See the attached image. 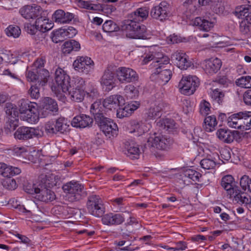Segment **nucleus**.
Returning a JSON list of instances; mask_svg holds the SVG:
<instances>
[{
  "label": "nucleus",
  "instance_id": "38",
  "mask_svg": "<svg viewBox=\"0 0 251 251\" xmlns=\"http://www.w3.org/2000/svg\"><path fill=\"white\" fill-rule=\"evenodd\" d=\"M204 128L207 132H211L215 129V127L217 125V122L215 116L211 115L205 117L204 121Z\"/></svg>",
  "mask_w": 251,
  "mask_h": 251
},
{
  "label": "nucleus",
  "instance_id": "34",
  "mask_svg": "<svg viewBox=\"0 0 251 251\" xmlns=\"http://www.w3.org/2000/svg\"><path fill=\"white\" fill-rule=\"evenodd\" d=\"M234 182V178L231 175L225 176L222 178L221 186L227 191L228 195L234 193V189L237 187L233 185Z\"/></svg>",
  "mask_w": 251,
  "mask_h": 251
},
{
  "label": "nucleus",
  "instance_id": "64",
  "mask_svg": "<svg viewBox=\"0 0 251 251\" xmlns=\"http://www.w3.org/2000/svg\"><path fill=\"white\" fill-rule=\"evenodd\" d=\"M13 119H10V120H9L5 125V128L8 129L9 131H14L18 126V120L15 118Z\"/></svg>",
  "mask_w": 251,
  "mask_h": 251
},
{
  "label": "nucleus",
  "instance_id": "14",
  "mask_svg": "<svg viewBox=\"0 0 251 251\" xmlns=\"http://www.w3.org/2000/svg\"><path fill=\"white\" fill-rule=\"evenodd\" d=\"M98 125L100 130L109 138L118 135V126L111 119L106 118L99 123Z\"/></svg>",
  "mask_w": 251,
  "mask_h": 251
},
{
  "label": "nucleus",
  "instance_id": "50",
  "mask_svg": "<svg viewBox=\"0 0 251 251\" xmlns=\"http://www.w3.org/2000/svg\"><path fill=\"white\" fill-rule=\"evenodd\" d=\"M124 91L127 99L135 98L138 95V91L131 84L126 85L124 89Z\"/></svg>",
  "mask_w": 251,
  "mask_h": 251
},
{
  "label": "nucleus",
  "instance_id": "12",
  "mask_svg": "<svg viewBox=\"0 0 251 251\" xmlns=\"http://www.w3.org/2000/svg\"><path fill=\"white\" fill-rule=\"evenodd\" d=\"M116 76L121 83L133 82L138 79V75L129 68L120 67L117 70Z\"/></svg>",
  "mask_w": 251,
  "mask_h": 251
},
{
  "label": "nucleus",
  "instance_id": "56",
  "mask_svg": "<svg viewBox=\"0 0 251 251\" xmlns=\"http://www.w3.org/2000/svg\"><path fill=\"white\" fill-rule=\"evenodd\" d=\"M241 115H243V125L245 126L244 130H247L251 128V112H242Z\"/></svg>",
  "mask_w": 251,
  "mask_h": 251
},
{
  "label": "nucleus",
  "instance_id": "61",
  "mask_svg": "<svg viewBox=\"0 0 251 251\" xmlns=\"http://www.w3.org/2000/svg\"><path fill=\"white\" fill-rule=\"evenodd\" d=\"M4 110L6 114L9 116H11V118H14L13 116H16L17 111H16V108L11 103H7L6 104L5 107L4 108Z\"/></svg>",
  "mask_w": 251,
  "mask_h": 251
},
{
  "label": "nucleus",
  "instance_id": "10",
  "mask_svg": "<svg viewBox=\"0 0 251 251\" xmlns=\"http://www.w3.org/2000/svg\"><path fill=\"white\" fill-rule=\"evenodd\" d=\"M69 127L66 120L61 117L56 119L55 123L52 122L47 123L45 125V129L47 133L50 134H54L57 132L64 133L69 131Z\"/></svg>",
  "mask_w": 251,
  "mask_h": 251
},
{
  "label": "nucleus",
  "instance_id": "45",
  "mask_svg": "<svg viewBox=\"0 0 251 251\" xmlns=\"http://www.w3.org/2000/svg\"><path fill=\"white\" fill-rule=\"evenodd\" d=\"M216 159L210 155L201 161V167L205 170H209L214 168L216 166Z\"/></svg>",
  "mask_w": 251,
  "mask_h": 251
},
{
  "label": "nucleus",
  "instance_id": "13",
  "mask_svg": "<svg viewBox=\"0 0 251 251\" xmlns=\"http://www.w3.org/2000/svg\"><path fill=\"white\" fill-rule=\"evenodd\" d=\"M73 66L76 71L87 74L93 70L94 63L90 57L79 56L74 62Z\"/></svg>",
  "mask_w": 251,
  "mask_h": 251
},
{
  "label": "nucleus",
  "instance_id": "23",
  "mask_svg": "<svg viewBox=\"0 0 251 251\" xmlns=\"http://www.w3.org/2000/svg\"><path fill=\"white\" fill-rule=\"evenodd\" d=\"M75 15L70 12H65L63 10L58 9L52 15V20L57 24H64L70 23L75 18Z\"/></svg>",
  "mask_w": 251,
  "mask_h": 251
},
{
  "label": "nucleus",
  "instance_id": "7",
  "mask_svg": "<svg viewBox=\"0 0 251 251\" xmlns=\"http://www.w3.org/2000/svg\"><path fill=\"white\" fill-rule=\"evenodd\" d=\"M73 82L72 86L71 85V86H69L68 92L73 100L81 102L83 100L85 95V92L84 91L85 81L82 78L77 77L73 80Z\"/></svg>",
  "mask_w": 251,
  "mask_h": 251
},
{
  "label": "nucleus",
  "instance_id": "6",
  "mask_svg": "<svg viewBox=\"0 0 251 251\" xmlns=\"http://www.w3.org/2000/svg\"><path fill=\"white\" fill-rule=\"evenodd\" d=\"M54 80L56 86H51V88L52 91L56 92L62 90L64 93H66L69 91V86H71L70 78L63 69L58 67L55 70Z\"/></svg>",
  "mask_w": 251,
  "mask_h": 251
},
{
  "label": "nucleus",
  "instance_id": "1",
  "mask_svg": "<svg viewBox=\"0 0 251 251\" xmlns=\"http://www.w3.org/2000/svg\"><path fill=\"white\" fill-rule=\"evenodd\" d=\"M122 29L126 32V36L130 38L147 40L151 38L145 25L131 21H126L122 25Z\"/></svg>",
  "mask_w": 251,
  "mask_h": 251
},
{
  "label": "nucleus",
  "instance_id": "28",
  "mask_svg": "<svg viewBox=\"0 0 251 251\" xmlns=\"http://www.w3.org/2000/svg\"><path fill=\"white\" fill-rule=\"evenodd\" d=\"M93 120L89 116L81 115L74 117L72 121V126L76 127L85 128L92 125Z\"/></svg>",
  "mask_w": 251,
  "mask_h": 251
},
{
  "label": "nucleus",
  "instance_id": "35",
  "mask_svg": "<svg viewBox=\"0 0 251 251\" xmlns=\"http://www.w3.org/2000/svg\"><path fill=\"white\" fill-rule=\"evenodd\" d=\"M36 26L38 28L39 33L42 35L53 27V24L49 22V20L42 17L38 18L36 20Z\"/></svg>",
  "mask_w": 251,
  "mask_h": 251
},
{
  "label": "nucleus",
  "instance_id": "39",
  "mask_svg": "<svg viewBox=\"0 0 251 251\" xmlns=\"http://www.w3.org/2000/svg\"><path fill=\"white\" fill-rule=\"evenodd\" d=\"M131 133H137L136 135L140 136L145 132V125L141 122L133 121L130 123Z\"/></svg>",
  "mask_w": 251,
  "mask_h": 251
},
{
  "label": "nucleus",
  "instance_id": "17",
  "mask_svg": "<svg viewBox=\"0 0 251 251\" xmlns=\"http://www.w3.org/2000/svg\"><path fill=\"white\" fill-rule=\"evenodd\" d=\"M42 8L40 6L33 4L22 7L19 10L22 16L25 19H33L41 14Z\"/></svg>",
  "mask_w": 251,
  "mask_h": 251
},
{
  "label": "nucleus",
  "instance_id": "15",
  "mask_svg": "<svg viewBox=\"0 0 251 251\" xmlns=\"http://www.w3.org/2000/svg\"><path fill=\"white\" fill-rule=\"evenodd\" d=\"M116 78L112 68L108 66L104 70L100 78V84L105 90H111L115 86Z\"/></svg>",
  "mask_w": 251,
  "mask_h": 251
},
{
  "label": "nucleus",
  "instance_id": "26",
  "mask_svg": "<svg viewBox=\"0 0 251 251\" xmlns=\"http://www.w3.org/2000/svg\"><path fill=\"white\" fill-rule=\"evenodd\" d=\"M242 112L232 114L228 117L226 122L228 126L242 130H244L243 115H239Z\"/></svg>",
  "mask_w": 251,
  "mask_h": 251
},
{
  "label": "nucleus",
  "instance_id": "3",
  "mask_svg": "<svg viewBox=\"0 0 251 251\" xmlns=\"http://www.w3.org/2000/svg\"><path fill=\"white\" fill-rule=\"evenodd\" d=\"M86 208L88 212L96 217H101L105 212V208L102 199L94 194L87 197Z\"/></svg>",
  "mask_w": 251,
  "mask_h": 251
},
{
  "label": "nucleus",
  "instance_id": "40",
  "mask_svg": "<svg viewBox=\"0 0 251 251\" xmlns=\"http://www.w3.org/2000/svg\"><path fill=\"white\" fill-rule=\"evenodd\" d=\"M157 125L161 127L162 129L170 132L174 129L176 126V123L174 120L171 119H165L160 120L158 123Z\"/></svg>",
  "mask_w": 251,
  "mask_h": 251
},
{
  "label": "nucleus",
  "instance_id": "54",
  "mask_svg": "<svg viewBox=\"0 0 251 251\" xmlns=\"http://www.w3.org/2000/svg\"><path fill=\"white\" fill-rule=\"evenodd\" d=\"M5 32L7 36L18 37L21 34V29L17 25H10L6 29Z\"/></svg>",
  "mask_w": 251,
  "mask_h": 251
},
{
  "label": "nucleus",
  "instance_id": "8",
  "mask_svg": "<svg viewBox=\"0 0 251 251\" xmlns=\"http://www.w3.org/2000/svg\"><path fill=\"white\" fill-rule=\"evenodd\" d=\"M200 84V81L196 76L183 77L178 84L182 94L186 95L193 94Z\"/></svg>",
  "mask_w": 251,
  "mask_h": 251
},
{
  "label": "nucleus",
  "instance_id": "37",
  "mask_svg": "<svg viewBox=\"0 0 251 251\" xmlns=\"http://www.w3.org/2000/svg\"><path fill=\"white\" fill-rule=\"evenodd\" d=\"M196 0H186L183 3L184 10L183 14L185 15L187 19H191V15L195 10L194 3Z\"/></svg>",
  "mask_w": 251,
  "mask_h": 251
},
{
  "label": "nucleus",
  "instance_id": "48",
  "mask_svg": "<svg viewBox=\"0 0 251 251\" xmlns=\"http://www.w3.org/2000/svg\"><path fill=\"white\" fill-rule=\"evenodd\" d=\"M51 38L52 41L55 43L63 42L67 39L66 35L64 33L62 28L52 32Z\"/></svg>",
  "mask_w": 251,
  "mask_h": 251
},
{
  "label": "nucleus",
  "instance_id": "47",
  "mask_svg": "<svg viewBox=\"0 0 251 251\" xmlns=\"http://www.w3.org/2000/svg\"><path fill=\"white\" fill-rule=\"evenodd\" d=\"M236 84L241 88H251V76H241L236 80Z\"/></svg>",
  "mask_w": 251,
  "mask_h": 251
},
{
  "label": "nucleus",
  "instance_id": "22",
  "mask_svg": "<svg viewBox=\"0 0 251 251\" xmlns=\"http://www.w3.org/2000/svg\"><path fill=\"white\" fill-rule=\"evenodd\" d=\"M203 68L206 74L212 75L217 73L220 69L222 62L218 58H210L204 60L202 64Z\"/></svg>",
  "mask_w": 251,
  "mask_h": 251
},
{
  "label": "nucleus",
  "instance_id": "59",
  "mask_svg": "<svg viewBox=\"0 0 251 251\" xmlns=\"http://www.w3.org/2000/svg\"><path fill=\"white\" fill-rule=\"evenodd\" d=\"M36 111V107H35L34 109H30V110L27 112V113L23 114V115L22 116L23 119L29 123L32 122L33 121V120L35 118Z\"/></svg>",
  "mask_w": 251,
  "mask_h": 251
},
{
  "label": "nucleus",
  "instance_id": "60",
  "mask_svg": "<svg viewBox=\"0 0 251 251\" xmlns=\"http://www.w3.org/2000/svg\"><path fill=\"white\" fill-rule=\"evenodd\" d=\"M39 187H36L35 184L27 183L24 185V189L25 192L31 195L36 194Z\"/></svg>",
  "mask_w": 251,
  "mask_h": 251
},
{
  "label": "nucleus",
  "instance_id": "62",
  "mask_svg": "<svg viewBox=\"0 0 251 251\" xmlns=\"http://www.w3.org/2000/svg\"><path fill=\"white\" fill-rule=\"evenodd\" d=\"M200 106V112L201 114L204 115H207L208 114L210 110V104L208 102L205 100H203V101L201 103Z\"/></svg>",
  "mask_w": 251,
  "mask_h": 251
},
{
  "label": "nucleus",
  "instance_id": "4",
  "mask_svg": "<svg viewBox=\"0 0 251 251\" xmlns=\"http://www.w3.org/2000/svg\"><path fill=\"white\" fill-rule=\"evenodd\" d=\"M64 192L68 194L71 201H78L86 196L87 194L82 184L75 181H70L62 186Z\"/></svg>",
  "mask_w": 251,
  "mask_h": 251
},
{
  "label": "nucleus",
  "instance_id": "32",
  "mask_svg": "<svg viewBox=\"0 0 251 251\" xmlns=\"http://www.w3.org/2000/svg\"><path fill=\"white\" fill-rule=\"evenodd\" d=\"M237 133V131H231L228 129L220 128L217 130L216 135L218 138L223 142L230 143L233 141L235 138V133Z\"/></svg>",
  "mask_w": 251,
  "mask_h": 251
},
{
  "label": "nucleus",
  "instance_id": "55",
  "mask_svg": "<svg viewBox=\"0 0 251 251\" xmlns=\"http://www.w3.org/2000/svg\"><path fill=\"white\" fill-rule=\"evenodd\" d=\"M240 184L243 190L251 192V178L247 175H244L240 178Z\"/></svg>",
  "mask_w": 251,
  "mask_h": 251
},
{
  "label": "nucleus",
  "instance_id": "41",
  "mask_svg": "<svg viewBox=\"0 0 251 251\" xmlns=\"http://www.w3.org/2000/svg\"><path fill=\"white\" fill-rule=\"evenodd\" d=\"M36 105V103L31 102L28 100H22L20 101L19 111L22 114L27 113L30 109H34Z\"/></svg>",
  "mask_w": 251,
  "mask_h": 251
},
{
  "label": "nucleus",
  "instance_id": "43",
  "mask_svg": "<svg viewBox=\"0 0 251 251\" xmlns=\"http://www.w3.org/2000/svg\"><path fill=\"white\" fill-rule=\"evenodd\" d=\"M79 4L81 8L92 11H100L103 7L101 4H94L89 1L80 0Z\"/></svg>",
  "mask_w": 251,
  "mask_h": 251
},
{
  "label": "nucleus",
  "instance_id": "5",
  "mask_svg": "<svg viewBox=\"0 0 251 251\" xmlns=\"http://www.w3.org/2000/svg\"><path fill=\"white\" fill-rule=\"evenodd\" d=\"M235 15L243 19L240 24V31L243 34L251 36V7L240 6L236 8Z\"/></svg>",
  "mask_w": 251,
  "mask_h": 251
},
{
  "label": "nucleus",
  "instance_id": "53",
  "mask_svg": "<svg viewBox=\"0 0 251 251\" xmlns=\"http://www.w3.org/2000/svg\"><path fill=\"white\" fill-rule=\"evenodd\" d=\"M169 61V58L165 56L160 58H156L155 61L153 62L152 65L155 69H164L166 68L165 65H168Z\"/></svg>",
  "mask_w": 251,
  "mask_h": 251
},
{
  "label": "nucleus",
  "instance_id": "58",
  "mask_svg": "<svg viewBox=\"0 0 251 251\" xmlns=\"http://www.w3.org/2000/svg\"><path fill=\"white\" fill-rule=\"evenodd\" d=\"M40 85H39L38 83H36L34 85L31 86L28 93L32 99H38L40 97Z\"/></svg>",
  "mask_w": 251,
  "mask_h": 251
},
{
  "label": "nucleus",
  "instance_id": "16",
  "mask_svg": "<svg viewBox=\"0 0 251 251\" xmlns=\"http://www.w3.org/2000/svg\"><path fill=\"white\" fill-rule=\"evenodd\" d=\"M38 190L35 196V198L39 201L46 203L53 201L55 199L54 193L47 186H44L42 182L39 181Z\"/></svg>",
  "mask_w": 251,
  "mask_h": 251
},
{
  "label": "nucleus",
  "instance_id": "29",
  "mask_svg": "<svg viewBox=\"0 0 251 251\" xmlns=\"http://www.w3.org/2000/svg\"><path fill=\"white\" fill-rule=\"evenodd\" d=\"M125 153L132 159H138L140 154L138 146L132 142L126 141L125 143Z\"/></svg>",
  "mask_w": 251,
  "mask_h": 251
},
{
  "label": "nucleus",
  "instance_id": "18",
  "mask_svg": "<svg viewBox=\"0 0 251 251\" xmlns=\"http://www.w3.org/2000/svg\"><path fill=\"white\" fill-rule=\"evenodd\" d=\"M102 103L106 109L111 110L113 109L117 111L119 106H122L125 104V100L122 96L120 95H113L104 99Z\"/></svg>",
  "mask_w": 251,
  "mask_h": 251
},
{
  "label": "nucleus",
  "instance_id": "57",
  "mask_svg": "<svg viewBox=\"0 0 251 251\" xmlns=\"http://www.w3.org/2000/svg\"><path fill=\"white\" fill-rule=\"evenodd\" d=\"M25 29L27 33L31 35H35L37 33H38V35L40 34L38 28L36 26V22L35 24L33 25L30 23H25Z\"/></svg>",
  "mask_w": 251,
  "mask_h": 251
},
{
  "label": "nucleus",
  "instance_id": "11",
  "mask_svg": "<svg viewBox=\"0 0 251 251\" xmlns=\"http://www.w3.org/2000/svg\"><path fill=\"white\" fill-rule=\"evenodd\" d=\"M151 15L153 18L161 21L167 19L171 15L170 4L166 1L161 2L151 9Z\"/></svg>",
  "mask_w": 251,
  "mask_h": 251
},
{
  "label": "nucleus",
  "instance_id": "46",
  "mask_svg": "<svg viewBox=\"0 0 251 251\" xmlns=\"http://www.w3.org/2000/svg\"><path fill=\"white\" fill-rule=\"evenodd\" d=\"M1 184L4 188L9 190H14L18 187L15 179L12 178V176L2 179Z\"/></svg>",
  "mask_w": 251,
  "mask_h": 251
},
{
  "label": "nucleus",
  "instance_id": "27",
  "mask_svg": "<svg viewBox=\"0 0 251 251\" xmlns=\"http://www.w3.org/2000/svg\"><path fill=\"white\" fill-rule=\"evenodd\" d=\"M149 15V8L146 7H141L137 9L135 11L131 13L128 15L129 20L138 23L143 22L146 20Z\"/></svg>",
  "mask_w": 251,
  "mask_h": 251
},
{
  "label": "nucleus",
  "instance_id": "30",
  "mask_svg": "<svg viewBox=\"0 0 251 251\" xmlns=\"http://www.w3.org/2000/svg\"><path fill=\"white\" fill-rule=\"evenodd\" d=\"M58 105L56 101L49 97L45 98L43 100L42 115L44 117L48 116L52 112L58 111Z\"/></svg>",
  "mask_w": 251,
  "mask_h": 251
},
{
  "label": "nucleus",
  "instance_id": "20",
  "mask_svg": "<svg viewBox=\"0 0 251 251\" xmlns=\"http://www.w3.org/2000/svg\"><path fill=\"white\" fill-rule=\"evenodd\" d=\"M172 75V71L170 69H155L151 75V77L154 78L160 85L166 84Z\"/></svg>",
  "mask_w": 251,
  "mask_h": 251
},
{
  "label": "nucleus",
  "instance_id": "42",
  "mask_svg": "<svg viewBox=\"0 0 251 251\" xmlns=\"http://www.w3.org/2000/svg\"><path fill=\"white\" fill-rule=\"evenodd\" d=\"M38 84L41 86H45L50 76L49 72L45 69H39L38 70Z\"/></svg>",
  "mask_w": 251,
  "mask_h": 251
},
{
  "label": "nucleus",
  "instance_id": "24",
  "mask_svg": "<svg viewBox=\"0 0 251 251\" xmlns=\"http://www.w3.org/2000/svg\"><path fill=\"white\" fill-rule=\"evenodd\" d=\"M216 22L215 17L210 18L209 17H198L195 19L194 25L198 26L200 30L208 31L213 28Z\"/></svg>",
  "mask_w": 251,
  "mask_h": 251
},
{
  "label": "nucleus",
  "instance_id": "49",
  "mask_svg": "<svg viewBox=\"0 0 251 251\" xmlns=\"http://www.w3.org/2000/svg\"><path fill=\"white\" fill-rule=\"evenodd\" d=\"M130 106L129 107L127 104L123 105L122 106H119L117 109L116 114L119 118H122L126 117H128L132 113V110H130Z\"/></svg>",
  "mask_w": 251,
  "mask_h": 251
},
{
  "label": "nucleus",
  "instance_id": "44",
  "mask_svg": "<svg viewBox=\"0 0 251 251\" xmlns=\"http://www.w3.org/2000/svg\"><path fill=\"white\" fill-rule=\"evenodd\" d=\"M211 97L213 101L219 104H222L224 101L225 94L219 89H215L210 94Z\"/></svg>",
  "mask_w": 251,
  "mask_h": 251
},
{
  "label": "nucleus",
  "instance_id": "31",
  "mask_svg": "<svg viewBox=\"0 0 251 251\" xmlns=\"http://www.w3.org/2000/svg\"><path fill=\"white\" fill-rule=\"evenodd\" d=\"M21 173V170L19 168L9 166L4 163L0 162V175L4 178L17 175Z\"/></svg>",
  "mask_w": 251,
  "mask_h": 251
},
{
  "label": "nucleus",
  "instance_id": "51",
  "mask_svg": "<svg viewBox=\"0 0 251 251\" xmlns=\"http://www.w3.org/2000/svg\"><path fill=\"white\" fill-rule=\"evenodd\" d=\"M183 175L184 177L188 178L194 182L199 181L200 178L201 176V175L200 173L191 169L186 170L183 173Z\"/></svg>",
  "mask_w": 251,
  "mask_h": 251
},
{
  "label": "nucleus",
  "instance_id": "36",
  "mask_svg": "<svg viewBox=\"0 0 251 251\" xmlns=\"http://www.w3.org/2000/svg\"><path fill=\"white\" fill-rule=\"evenodd\" d=\"M80 48V44L74 40H70L66 41L63 45L62 50V52L65 54L70 53L71 51H77Z\"/></svg>",
  "mask_w": 251,
  "mask_h": 251
},
{
  "label": "nucleus",
  "instance_id": "2",
  "mask_svg": "<svg viewBox=\"0 0 251 251\" xmlns=\"http://www.w3.org/2000/svg\"><path fill=\"white\" fill-rule=\"evenodd\" d=\"M173 143V139L169 136L160 133H154L148 138L145 148H154L160 150L166 151L170 148Z\"/></svg>",
  "mask_w": 251,
  "mask_h": 251
},
{
  "label": "nucleus",
  "instance_id": "9",
  "mask_svg": "<svg viewBox=\"0 0 251 251\" xmlns=\"http://www.w3.org/2000/svg\"><path fill=\"white\" fill-rule=\"evenodd\" d=\"M43 134V131L38 128L21 126L18 128L14 135L17 139L27 140L34 137H41Z\"/></svg>",
  "mask_w": 251,
  "mask_h": 251
},
{
  "label": "nucleus",
  "instance_id": "25",
  "mask_svg": "<svg viewBox=\"0 0 251 251\" xmlns=\"http://www.w3.org/2000/svg\"><path fill=\"white\" fill-rule=\"evenodd\" d=\"M39 181L42 182L43 186L50 188L53 186L59 187L61 184L60 177L59 176H54L52 174L49 175L41 174L39 176Z\"/></svg>",
  "mask_w": 251,
  "mask_h": 251
},
{
  "label": "nucleus",
  "instance_id": "52",
  "mask_svg": "<svg viewBox=\"0 0 251 251\" xmlns=\"http://www.w3.org/2000/svg\"><path fill=\"white\" fill-rule=\"evenodd\" d=\"M102 29L106 32H112L118 31L119 27L115 23L109 20L106 21L103 24Z\"/></svg>",
  "mask_w": 251,
  "mask_h": 251
},
{
  "label": "nucleus",
  "instance_id": "21",
  "mask_svg": "<svg viewBox=\"0 0 251 251\" xmlns=\"http://www.w3.org/2000/svg\"><path fill=\"white\" fill-rule=\"evenodd\" d=\"M171 60L181 70H186L191 65L188 56L182 52H174L171 55Z\"/></svg>",
  "mask_w": 251,
  "mask_h": 251
},
{
  "label": "nucleus",
  "instance_id": "33",
  "mask_svg": "<svg viewBox=\"0 0 251 251\" xmlns=\"http://www.w3.org/2000/svg\"><path fill=\"white\" fill-rule=\"evenodd\" d=\"M230 197H233V201L239 204L247 205L251 203V198L247 195L242 192L237 187L234 190V193L230 195Z\"/></svg>",
  "mask_w": 251,
  "mask_h": 251
},
{
  "label": "nucleus",
  "instance_id": "63",
  "mask_svg": "<svg viewBox=\"0 0 251 251\" xmlns=\"http://www.w3.org/2000/svg\"><path fill=\"white\" fill-rule=\"evenodd\" d=\"M38 70L33 69L32 70L27 71L26 76L28 81L34 82L38 81Z\"/></svg>",
  "mask_w": 251,
  "mask_h": 251
},
{
  "label": "nucleus",
  "instance_id": "19",
  "mask_svg": "<svg viewBox=\"0 0 251 251\" xmlns=\"http://www.w3.org/2000/svg\"><path fill=\"white\" fill-rule=\"evenodd\" d=\"M104 108L103 103L100 100L95 101L91 106L90 112L98 124L107 118L104 115Z\"/></svg>",
  "mask_w": 251,
  "mask_h": 251
}]
</instances>
